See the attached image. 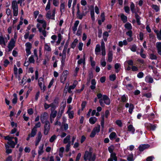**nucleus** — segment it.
Returning <instances> with one entry per match:
<instances>
[{"label":"nucleus","instance_id":"9d476101","mask_svg":"<svg viewBox=\"0 0 161 161\" xmlns=\"http://www.w3.org/2000/svg\"><path fill=\"white\" fill-rule=\"evenodd\" d=\"M37 21L39 23L38 24H40V27H41V25L42 26V28L45 29L47 26V23L46 21L43 19H37Z\"/></svg>","mask_w":161,"mask_h":161},{"label":"nucleus","instance_id":"ddd939ff","mask_svg":"<svg viewBox=\"0 0 161 161\" xmlns=\"http://www.w3.org/2000/svg\"><path fill=\"white\" fill-rule=\"evenodd\" d=\"M67 47H66L65 46H64V48L63 51V53L64 54L62 55L61 60V63L63 64H64L65 62V60L66 58L65 54L67 50Z\"/></svg>","mask_w":161,"mask_h":161},{"label":"nucleus","instance_id":"4468645a","mask_svg":"<svg viewBox=\"0 0 161 161\" xmlns=\"http://www.w3.org/2000/svg\"><path fill=\"white\" fill-rule=\"evenodd\" d=\"M65 5L64 2H61L60 6V11L62 15L65 11Z\"/></svg>","mask_w":161,"mask_h":161},{"label":"nucleus","instance_id":"58836bf2","mask_svg":"<svg viewBox=\"0 0 161 161\" xmlns=\"http://www.w3.org/2000/svg\"><path fill=\"white\" fill-rule=\"evenodd\" d=\"M42 136V135L41 132H38L37 134V136L36 138V141L40 142L41 140Z\"/></svg>","mask_w":161,"mask_h":161},{"label":"nucleus","instance_id":"37998d69","mask_svg":"<svg viewBox=\"0 0 161 161\" xmlns=\"http://www.w3.org/2000/svg\"><path fill=\"white\" fill-rule=\"evenodd\" d=\"M57 138V136L55 135H53L50 137L49 139L50 142L51 143L53 142Z\"/></svg>","mask_w":161,"mask_h":161},{"label":"nucleus","instance_id":"49530a36","mask_svg":"<svg viewBox=\"0 0 161 161\" xmlns=\"http://www.w3.org/2000/svg\"><path fill=\"white\" fill-rule=\"evenodd\" d=\"M93 130L96 133L99 132L100 130V125H98L97 127H94Z\"/></svg>","mask_w":161,"mask_h":161},{"label":"nucleus","instance_id":"4d7b16f0","mask_svg":"<svg viewBox=\"0 0 161 161\" xmlns=\"http://www.w3.org/2000/svg\"><path fill=\"white\" fill-rule=\"evenodd\" d=\"M127 160L129 161H133V154L130 155L127 158Z\"/></svg>","mask_w":161,"mask_h":161},{"label":"nucleus","instance_id":"b1692460","mask_svg":"<svg viewBox=\"0 0 161 161\" xmlns=\"http://www.w3.org/2000/svg\"><path fill=\"white\" fill-rule=\"evenodd\" d=\"M97 121V118L95 117H91L89 119L90 123L92 124H94Z\"/></svg>","mask_w":161,"mask_h":161},{"label":"nucleus","instance_id":"7c9ffc66","mask_svg":"<svg viewBox=\"0 0 161 161\" xmlns=\"http://www.w3.org/2000/svg\"><path fill=\"white\" fill-rule=\"evenodd\" d=\"M70 135H68L64 139L63 141V142L64 144H66L67 143H69V142H70Z\"/></svg>","mask_w":161,"mask_h":161},{"label":"nucleus","instance_id":"bb28decb","mask_svg":"<svg viewBox=\"0 0 161 161\" xmlns=\"http://www.w3.org/2000/svg\"><path fill=\"white\" fill-rule=\"evenodd\" d=\"M85 54H84L83 58H81L79 60L78 62V64H80L82 63H83L84 64H85Z\"/></svg>","mask_w":161,"mask_h":161},{"label":"nucleus","instance_id":"412c9836","mask_svg":"<svg viewBox=\"0 0 161 161\" xmlns=\"http://www.w3.org/2000/svg\"><path fill=\"white\" fill-rule=\"evenodd\" d=\"M149 146L148 144L142 145L139 146V149L140 151H142L146 149L149 148Z\"/></svg>","mask_w":161,"mask_h":161},{"label":"nucleus","instance_id":"c756f323","mask_svg":"<svg viewBox=\"0 0 161 161\" xmlns=\"http://www.w3.org/2000/svg\"><path fill=\"white\" fill-rule=\"evenodd\" d=\"M116 137L117 135L114 132H112L109 136V138L111 140H113Z\"/></svg>","mask_w":161,"mask_h":161},{"label":"nucleus","instance_id":"338daca9","mask_svg":"<svg viewBox=\"0 0 161 161\" xmlns=\"http://www.w3.org/2000/svg\"><path fill=\"white\" fill-rule=\"evenodd\" d=\"M27 112L28 114L31 115L33 114L34 112L33 109L31 108H30L28 109Z\"/></svg>","mask_w":161,"mask_h":161},{"label":"nucleus","instance_id":"052dcab7","mask_svg":"<svg viewBox=\"0 0 161 161\" xmlns=\"http://www.w3.org/2000/svg\"><path fill=\"white\" fill-rule=\"evenodd\" d=\"M29 62L31 63H34L35 62V60L33 56H31L29 58Z\"/></svg>","mask_w":161,"mask_h":161},{"label":"nucleus","instance_id":"6ab92c4d","mask_svg":"<svg viewBox=\"0 0 161 161\" xmlns=\"http://www.w3.org/2000/svg\"><path fill=\"white\" fill-rule=\"evenodd\" d=\"M145 81L148 83H151L153 81V78L149 75L147 76L145 78Z\"/></svg>","mask_w":161,"mask_h":161},{"label":"nucleus","instance_id":"ea45409f","mask_svg":"<svg viewBox=\"0 0 161 161\" xmlns=\"http://www.w3.org/2000/svg\"><path fill=\"white\" fill-rule=\"evenodd\" d=\"M110 158L113 159H114L115 161H117V159L116 156V154L114 153H111L110 155Z\"/></svg>","mask_w":161,"mask_h":161},{"label":"nucleus","instance_id":"39448f33","mask_svg":"<svg viewBox=\"0 0 161 161\" xmlns=\"http://www.w3.org/2000/svg\"><path fill=\"white\" fill-rule=\"evenodd\" d=\"M50 129V124L49 121L47 120L45 123L44 129V134L45 135H47Z\"/></svg>","mask_w":161,"mask_h":161},{"label":"nucleus","instance_id":"5fc2aeb1","mask_svg":"<svg viewBox=\"0 0 161 161\" xmlns=\"http://www.w3.org/2000/svg\"><path fill=\"white\" fill-rule=\"evenodd\" d=\"M101 65L103 67H105L106 65V62L104 58H103L102 59L101 61Z\"/></svg>","mask_w":161,"mask_h":161},{"label":"nucleus","instance_id":"864d4df0","mask_svg":"<svg viewBox=\"0 0 161 161\" xmlns=\"http://www.w3.org/2000/svg\"><path fill=\"white\" fill-rule=\"evenodd\" d=\"M148 126L150 128L151 130H154L156 127V125H153L152 124H149Z\"/></svg>","mask_w":161,"mask_h":161},{"label":"nucleus","instance_id":"c03bdc74","mask_svg":"<svg viewBox=\"0 0 161 161\" xmlns=\"http://www.w3.org/2000/svg\"><path fill=\"white\" fill-rule=\"evenodd\" d=\"M121 17L122 20L123 21L124 23L126 22L127 21V17L124 15L122 14L121 15Z\"/></svg>","mask_w":161,"mask_h":161},{"label":"nucleus","instance_id":"69168bd1","mask_svg":"<svg viewBox=\"0 0 161 161\" xmlns=\"http://www.w3.org/2000/svg\"><path fill=\"white\" fill-rule=\"evenodd\" d=\"M126 62L129 65L132 66H133V61L132 60H128V61H126Z\"/></svg>","mask_w":161,"mask_h":161},{"label":"nucleus","instance_id":"e2e57ef3","mask_svg":"<svg viewBox=\"0 0 161 161\" xmlns=\"http://www.w3.org/2000/svg\"><path fill=\"white\" fill-rule=\"evenodd\" d=\"M70 142H69L66 145V148L65 149V151L66 152H68L70 149Z\"/></svg>","mask_w":161,"mask_h":161},{"label":"nucleus","instance_id":"2eb2a0df","mask_svg":"<svg viewBox=\"0 0 161 161\" xmlns=\"http://www.w3.org/2000/svg\"><path fill=\"white\" fill-rule=\"evenodd\" d=\"M36 27L38 29L39 31L42 32L44 36L46 37V32L45 31V29H43L41 27H40L39 24H37Z\"/></svg>","mask_w":161,"mask_h":161},{"label":"nucleus","instance_id":"4c0bfd02","mask_svg":"<svg viewBox=\"0 0 161 161\" xmlns=\"http://www.w3.org/2000/svg\"><path fill=\"white\" fill-rule=\"evenodd\" d=\"M51 112L50 115V116L52 118H55L56 116L57 112L56 110L51 111Z\"/></svg>","mask_w":161,"mask_h":161},{"label":"nucleus","instance_id":"09e8293b","mask_svg":"<svg viewBox=\"0 0 161 161\" xmlns=\"http://www.w3.org/2000/svg\"><path fill=\"white\" fill-rule=\"evenodd\" d=\"M120 66V64L118 63L114 65V68L116 70V73H118L119 70H118V69L119 68Z\"/></svg>","mask_w":161,"mask_h":161},{"label":"nucleus","instance_id":"6e6d98bb","mask_svg":"<svg viewBox=\"0 0 161 161\" xmlns=\"http://www.w3.org/2000/svg\"><path fill=\"white\" fill-rule=\"evenodd\" d=\"M50 2L49 0H48V2L47 3V5L46 6V7L45 8V10L46 11H47L48 10H49L50 8Z\"/></svg>","mask_w":161,"mask_h":161},{"label":"nucleus","instance_id":"393cba45","mask_svg":"<svg viewBox=\"0 0 161 161\" xmlns=\"http://www.w3.org/2000/svg\"><path fill=\"white\" fill-rule=\"evenodd\" d=\"M156 47L157 48L158 54L161 53V42H157L156 43Z\"/></svg>","mask_w":161,"mask_h":161},{"label":"nucleus","instance_id":"9b49d317","mask_svg":"<svg viewBox=\"0 0 161 161\" xmlns=\"http://www.w3.org/2000/svg\"><path fill=\"white\" fill-rule=\"evenodd\" d=\"M15 41L13 39H11L8 46L9 51H11L13 48L15 46Z\"/></svg>","mask_w":161,"mask_h":161},{"label":"nucleus","instance_id":"2f4dec72","mask_svg":"<svg viewBox=\"0 0 161 161\" xmlns=\"http://www.w3.org/2000/svg\"><path fill=\"white\" fill-rule=\"evenodd\" d=\"M67 113L68 114L69 118L70 119H72L74 117V113L72 111L68 110Z\"/></svg>","mask_w":161,"mask_h":161},{"label":"nucleus","instance_id":"f704fd0d","mask_svg":"<svg viewBox=\"0 0 161 161\" xmlns=\"http://www.w3.org/2000/svg\"><path fill=\"white\" fill-rule=\"evenodd\" d=\"M13 96L14 98H13L12 100V103L14 104H15L17 102V95L16 93H14L13 94Z\"/></svg>","mask_w":161,"mask_h":161},{"label":"nucleus","instance_id":"603ef678","mask_svg":"<svg viewBox=\"0 0 161 161\" xmlns=\"http://www.w3.org/2000/svg\"><path fill=\"white\" fill-rule=\"evenodd\" d=\"M53 4L56 6H58L59 4V0H53Z\"/></svg>","mask_w":161,"mask_h":161},{"label":"nucleus","instance_id":"f3484780","mask_svg":"<svg viewBox=\"0 0 161 161\" xmlns=\"http://www.w3.org/2000/svg\"><path fill=\"white\" fill-rule=\"evenodd\" d=\"M8 42V40L5 39L3 36H0V44L3 45L4 46L6 45V43Z\"/></svg>","mask_w":161,"mask_h":161},{"label":"nucleus","instance_id":"72a5a7b5","mask_svg":"<svg viewBox=\"0 0 161 161\" xmlns=\"http://www.w3.org/2000/svg\"><path fill=\"white\" fill-rule=\"evenodd\" d=\"M44 50L48 52H50L51 51V49L49 45L46 43L44 45Z\"/></svg>","mask_w":161,"mask_h":161},{"label":"nucleus","instance_id":"de8ad7c7","mask_svg":"<svg viewBox=\"0 0 161 161\" xmlns=\"http://www.w3.org/2000/svg\"><path fill=\"white\" fill-rule=\"evenodd\" d=\"M134 108V106L133 104L131 103L130 104L129 112L130 114H132L133 110Z\"/></svg>","mask_w":161,"mask_h":161},{"label":"nucleus","instance_id":"680f3d73","mask_svg":"<svg viewBox=\"0 0 161 161\" xmlns=\"http://www.w3.org/2000/svg\"><path fill=\"white\" fill-rule=\"evenodd\" d=\"M39 11L38 10H36L34 12L33 15L35 19H36L37 17V16L39 15Z\"/></svg>","mask_w":161,"mask_h":161},{"label":"nucleus","instance_id":"13d9d810","mask_svg":"<svg viewBox=\"0 0 161 161\" xmlns=\"http://www.w3.org/2000/svg\"><path fill=\"white\" fill-rule=\"evenodd\" d=\"M110 80L111 81H114L116 79V76L114 74H112L109 76Z\"/></svg>","mask_w":161,"mask_h":161},{"label":"nucleus","instance_id":"4be33fe9","mask_svg":"<svg viewBox=\"0 0 161 161\" xmlns=\"http://www.w3.org/2000/svg\"><path fill=\"white\" fill-rule=\"evenodd\" d=\"M77 81H75L72 85L70 86L68 90V92L69 93H70L71 92V90L74 89L75 87L77 84Z\"/></svg>","mask_w":161,"mask_h":161},{"label":"nucleus","instance_id":"8fccbe9b","mask_svg":"<svg viewBox=\"0 0 161 161\" xmlns=\"http://www.w3.org/2000/svg\"><path fill=\"white\" fill-rule=\"evenodd\" d=\"M91 16L92 19L93 21H95L94 12L93 10L91 11Z\"/></svg>","mask_w":161,"mask_h":161},{"label":"nucleus","instance_id":"6e6552de","mask_svg":"<svg viewBox=\"0 0 161 161\" xmlns=\"http://www.w3.org/2000/svg\"><path fill=\"white\" fill-rule=\"evenodd\" d=\"M25 50L27 55L31 53V50L32 48V44L29 42H27L25 44Z\"/></svg>","mask_w":161,"mask_h":161},{"label":"nucleus","instance_id":"0e129e2a","mask_svg":"<svg viewBox=\"0 0 161 161\" xmlns=\"http://www.w3.org/2000/svg\"><path fill=\"white\" fill-rule=\"evenodd\" d=\"M144 75V74L142 72H139L137 75V76L139 78H142L143 77Z\"/></svg>","mask_w":161,"mask_h":161},{"label":"nucleus","instance_id":"1a4fd4ad","mask_svg":"<svg viewBox=\"0 0 161 161\" xmlns=\"http://www.w3.org/2000/svg\"><path fill=\"white\" fill-rule=\"evenodd\" d=\"M68 74L69 72L67 70H65L63 72L60 78V80L62 83H64Z\"/></svg>","mask_w":161,"mask_h":161},{"label":"nucleus","instance_id":"c9c22d12","mask_svg":"<svg viewBox=\"0 0 161 161\" xmlns=\"http://www.w3.org/2000/svg\"><path fill=\"white\" fill-rule=\"evenodd\" d=\"M135 8V4L133 2H131L130 3V8L131 10L133 13H135L136 12Z\"/></svg>","mask_w":161,"mask_h":161},{"label":"nucleus","instance_id":"3c124183","mask_svg":"<svg viewBox=\"0 0 161 161\" xmlns=\"http://www.w3.org/2000/svg\"><path fill=\"white\" fill-rule=\"evenodd\" d=\"M135 17L136 19V22L137 23L138 25H140L141 24L140 22V16L137 15V14H136L135 15Z\"/></svg>","mask_w":161,"mask_h":161},{"label":"nucleus","instance_id":"bf43d9fd","mask_svg":"<svg viewBox=\"0 0 161 161\" xmlns=\"http://www.w3.org/2000/svg\"><path fill=\"white\" fill-rule=\"evenodd\" d=\"M121 99L122 102H125L127 100V98L125 95H123L122 96Z\"/></svg>","mask_w":161,"mask_h":161},{"label":"nucleus","instance_id":"7ed1b4c3","mask_svg":"<svg viewBox=\"0 0 161 161\" xmlns=\"http://www.w3.org/2000/svg\"><path fill=\"white\" fill-rule=\"evenodd\" d=\"M17 3L15 0L12 1L11 3V7L13 10L14 16H17L18 14V8Z\"/></svg>","mask_w":161,"mask_h":161},{"label":"nucleus","instance_id":"f03ea898","mask_svg":"<svg viewBox=\"0 0 161 161\" xmlns=\"http://www.w3.org/2000/svg\"><path fill=\"white\" fill-rule=\"evenodd\" d=\"M5 139L8 140L7 142L8 145H10L12 148H14L18 142V139L17 137L14 138L7 136L5 137Z\"/></svg>","mask_w":161,"mask_h":161},{"label":"nucleus","instance_id":"a19ab883","mask_svg":"<svg viewBox=\"0 0 161 161\" xmlns=\"http://www.w3.org/2000/svg\"><path fill=\"white\" fill-rule=\"evenodd\" d=\"M36 131L37 129H36L35 128H33L31 130V133L30 134H29L31 135V137H34L36 135Z\"/></svg>","mask_w":161,"mask_h":161},{"label":"nucleus","instance_id":"f8f14e48","mask_svg":"<svg viewBox=\"0 0 161 161\" xmlns=\"http://www.w3.org/2000/svg\"><path fill=\"white\" fill-rule=\"evenodd\" d=\"M48 116V114L46 112H45L42 114L41 116L40 119L42 122L44 123L46 120L47 119V117Z\"/></svg>","mask_w":161,"mask_h":161},{"label":"nucleus","instance_id":"774afa93","mask_svg":"<svg viewBox=\"0 0 161 161\" xmlns=\"http://www.w3.org/2000/svg\"><path fill=\"white\" fill-rule=\"evenodd\" d=\"M83 46V43L80 42L78 46V48L80 51H81L82 49V47Z\"/></svg>","mask_w":161,"mask_h":161},{"label":"nucleus","instance_id":"aec40b11","mask_svg":"<svg viewBox=\"0 0 161 161\" xmlns=\"http://www.w3.org/2000/svg\"><path fill=\"white\" fill-rule=\"evenodd\" d=\"M44 145V144H41L39 147V149L38 150V153L39 155L42 154L44 152V151L43 150Z\"/></svg>","mask_w":161,"mask_h":161},{"label":"nucleus","instance_id":"c85d7f7f","mask_svg":"<svg viewBox=\"0 0 161 161\" xmlns=\"http://www.w3.org/2000/svg\"><path fill=\"white\" fill-rule=\"evenodd\" d=\"M113 58V54L111 51H109L108 54V61L109 62L112 61Z\"/></svg>","mask_w":161,"mask_h":161},{"label":"nucleus","instance_id":"20e7f679","mask_svg":"<svg viewBox=\"0 0 161 161\" xmlns=\"http://www.w3.org/2000/svg\"><path fill=\"white\" fill-rule=\"evenodd\" d=\"M103 101L107 105H109L110 103V101L108 97L106 95H104L103 96V98L100 99L99 102L100 105L102 106H104V104L103 102Z\"/></svg>","mask_w":161,"mask_h":161},{"label":"nucleus","instance_id":"0eeeda50","mask_svg":"<svg viewBox=\"0 0 161 161\" xmlns=\"http://www.w3.org/2000/svg\"><path fill=\"white\" fill-rule=\"evenodd\" d=\"M38 85L41 89L45 91L46 89V86L44 84L43 79L42 77H40L38 80Z\"/></svg>","mask_w":161,"mask_h":161},{"label":"nucleus","instance_id":"a18cd8bd","mask_svg":"<svg viewBox=\"0 0 161 161\" xmlns=\"http://www.w3.org/2000/svg\"><path fill=\"white\" fill-rule=\"evenodd\" d=\"M151 7L156 12H158L159 10V7L157 5H152Z\"/></svg>","mask_w":161,"mask_h":161},{"label":"nucleus","instance_id":"a211bd4d","mask_svg":"<svg viewBox=\"0 0 161 161\" xmlns=\"http://www.w3.org/2000/svg\"><path fill=\"white\" fill-rule=\"evenodd\" d=\"M79 22H80L79 20H76L75 22L74 26L72 27V30L74 33H75L77 30V27L79 24Z\"/></svg>","mask_w":161,"mask_h":161},{"label":"nucleus","instance_id":"473e14b6","mask_svg":"<svg viewBox=\"0 0 161 161\" xmlns=\"http://www.w3.org/2000/svg\"><path fill=\"white\" fill-rule=\"evenodd\" d=\"M125 27L126 29L130 30H131L132 29V26L131 24L129 23H127L125 25Z\"/></svg>","mask_w":161,"mask_h":161},{"label":"nucleus","instance_id":"423d86ee","mask_svg":"<svg viewBox=\"0 0 161 161\" xmlns=\"http://www.w3.org/2000/svg\"><path fill=\"white\" fill-rule=\"evenodd\" d=\"M55 11L56 9L55 8L53 9L52 12L50 11H48L46 14L47 18L48 19H54Z\"/></svg>","mask_w":161,"mask_h":161},{"label":"nucleus","instance_id":"e433bc0d","mask_svg":"<svg viewBox=\"0 0 161 161\" xmlns=\"http://www.w3.org/2000/svg\"><path fill=\"white\" fill-rule=\"evenodd\" d=\"M100 51V45L99 44H97L95 49V53L96 55L98 54V53Z\"/></svg>","mask_w":161,"mask_h":161},{"label":"nucleus","instance_id":"5701e85b","mask_svg":"<svg viewBox=\"0 0 161 161\" xmlns=\"http://www.w3.org/2000/svg\"><path fill=\"white\" fill-rule=\"evenodd\" d=\"M58 106V104L56 102H53L50 104L51 111L55 110V109Z\"/></svg>","mask_w":161,"mask_h":161},{"label":"nucleus","instance_id":"cd10ccee","mask_svg":"<svg viewBox=\"0 0 161 161\" xmlns=\"http://www.w3.org/2000/svg\"><path fill=\"white\" fill-rule=\"evenodd\" d=\"M128 131L131 132L133 134H134L135 131V129L134 127H133L132 125H130L128 127Z\"/></svg>","mask_w":161,"mask_h":161},{"label":"nucleus","instance_id":"f257e3e1","mask_svg":"<svg viewBox=\"0 0 161 161\" xmlns=\"http://www.w3.org/2000/svg\"><path fill=\"white\" fill-rule=\"evenodd\" d=\"M83 158L85 161L87 160L88 161H94L95 160L96 155L93 152L92 149L91 148H90L89 150L85 151Z\"/></svg>","mask_w":161,"mask_h":161},{"label":"nucleus","instance_id":"79ce46f5","mask_svg":"<svg viewBox=\"0 0 161 161\" xmlns=\"http://www.w3.org/2000/svg\"><path fill=\"white\" fill-rule=\"evenodd\" d=\"M6 153L7 154H9L11 153L12 150L9 148V146L8 145H5Z\"/></svg>","mask_w":161,"mask_h":161},{"label":"nucleus","instance_id":"dca6fc26","mask_svg":"<svg viewBox=\"0 0 161 161\" xmlns=\"http://www.w3.org/2000/svg\"><path fill=\"white\" fill-rule=\"evenodd\" d=\"M85 16V14H82L80 12L79 10V7L77 6V11L76 14V17L77 19H82L83 16Z\"/></svg>","mask_w":161,"mask_h":161},{"label":"nucleus","instance_id":"a878e982","mask_svg":"<svg viewBox=\"0 0 161 161\" xmlns=\"http://www.w3.org/2000/svg\"><path fill=\"white\" fill-rule=\"evenodd\" d=\"M82 32V26L80 25L78 28L76 35L78 36H80L81 35Z\"/></svg>","mask_w":161,"mask_h":161}]
</instances>
